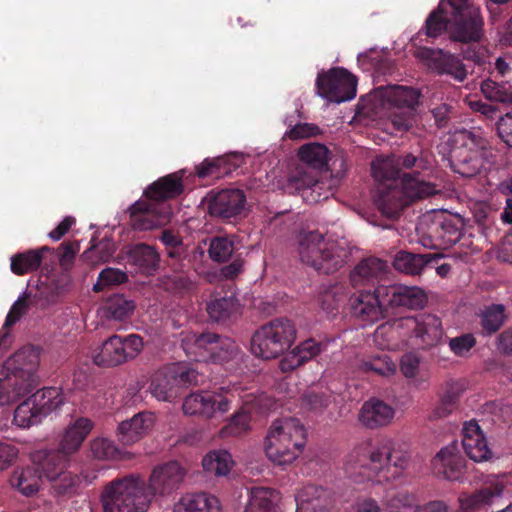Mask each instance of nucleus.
<instances>
[{"label": "nucleus", "instance_id": "obj_1", "mask_svg": "<svg viewBox=\"0 0 512 512\" xmlns=\"http://www.w3.org/2000/svg\"><path fill=\"white\" fill-rule=\"evenodd\" d=\"M371 172L377 182L373 201L381 214L388 218H397L412 201L437 193L433 183L411 174H403L398 179V170L389 159L374 160Z\"/></svg>", "mask_w": 512, "mask_h": 512}, {"label": "nucleus", "instance_id": "obj_2", "mask_svg": "<svg viewBox=\"0 0 512 512\" xmlns=\"http://www.w3.org/2000/svg\"><path fill=\"white\" fill-rule=\"evenodd\" d=\"M410 462V454L395 447L390 439L373 443H362L356 446L348 455L347 471L351 476L357 468L359 474L376 483L398 480Z\"/></svg>", "mask_w": 512, "mask_h": 512}, {"label": "nucleus", "instance_id": "obj_3", "mask_svg": "<svg viewBox=\"0 0 512 512\" xmlns=\"http://www.w3.org/2000/svg\"><path fill=\"white\" fill-rule=\"evenodd\" d=\"M184 190L182 179L176 173L160 177L144 191L145 199L133 203L128 211L134 230L147 231L170 222L172 208L167 200L176 198Z\"/></svg>", "mask_w": 512, "mask_h": 512}, {"label": "nucleus", "instance_id": "obj_4", "mask_svg": "<svg viewBox=\"0 0 512 512\" xmlns=\"http://www.w3.org/2000/svg\"><path fill=\"white\" fill-rule=\"evenodd\" d=\"M298 253L304 264L323 274L338 271L349 257L344 242L326 238L319 231L300 234Z\"/></svg>", "mask_w": 512, "mask_h": 512}, {"label": "nucleus", "instance_id": "obj_5", "mask_svg": "<svg viewBox=\"0 0 512 512\" xmlns=\"http://www.w3.org/2000/svg\"><path fill=\"white\" fill-rule=\"evenodd\" d=\"M306 444V429L294 417L275 420L267 434L264 450L277 465L291 464Z\"/></svg>", "mask_w": 512, "mask_h": 512}, {"label": "nucleus", "instance_id": "obj_6", "mask_svg": "<svg viewBox=\"0 0 512 512\" xmlns=\"http://www.w3.org/2000/svg\"><path fill=\"white\" fill-rule=\"evenodd\" d=\"M151 501L145 480L134 474L112 480L101 494L104 512H146Z\"/></svg>", "mask_w": 512, "mask_h": 512}, {"label": "nucleus", "instance_id": "obj_7", "mask_svg": "<svg viewBox=\"0 0 512 512\" xmlns=\"http://www.w3.org/2000/svg\"><path fill=\"white\" fill-rule=\"evenodd\" d=\"M377 94L383 107L389 111L388 117L395 130L404 132L412 128L421 97L419 89L403 85H389L379 87Z\"/></svg>", "mask_w": 512, "mask_h": 512}, {"label": "nucleus", "instance_id": "obj_8", "mask_svg": "<svg viewBox=\"0 0 512 512\" xmlns=\"http://www.w3.org/2000/svg\"><path fill=\"white\" fill-rule=\"evenodd\" d=\"M295 339L293 322L287 318H276L255 331L251 339V351L256 357L274 359L290 349Z\"/></svg>", "mask_w": 512, "mask_h": 512}, {"label": "nucleus", "instance_id": "obj_9", "mask_svg": "<svg viewBox=\"0 0 512 512\" xmlns=\"http://www.w3.org/2000/svg\"><path fill=\"white\" fill-rule=\"evenodd\" d=\"M460 135L463 144L462 147L453 150L451 168L463 177H474L487 170L486 165L492 163V151L488 148V141L479 131L464 130Z\"/></svg>", "mask_w": 512, "mask_h": 512}, {"label": "nucleus", "instance_id": "obj_10", "mask_svg": "<svg viewBox=\"0 0 512 512\" xmlns=\"http://www.w3.org/2000/svg\"><path fill=\"white\" fill-rule=\"evenodd\" d=\"M449 39L462 44L479 43L484 37L480 7L469 0H450Z\"/></svg>", "mask_w": 512, "mask_h": 512}, {"label": "nucleus", "instance_id": "obj_11", "mask_svg": "<svg viewBox=\"0 0 512 512\" xmlns=\"http://www.w3.org/2000/svg\"><path fill=\"white\" fill-rule=\"evenodd\" d=\"M63 401L61 391L57 387H45L37 390L17 406L13 422L22 428L37 424L43 416L58 409Z\"/></svg>", "mask_w": 512, "mask_h": 512}, {"label": "nucleus", "instance_id": "obj_12", "mask_svg": "<svg viewBox=\"0 0 512 512\" xmlns=\"http://www.w3.org/2000/svg\"><path fill=\"white\" fill-rule=\"evenodd\" d=\"M143 347V339L138 334L125 337L114 334L102 343L93 358L94 363L100 367H116L136 358Z\"/></svg>", "mask_w": 512, "mask_h": 512}, {"label": "nucleus", "instance_id": "obj_13", "mask_svg": "<svg viewBox=\"0 0 512 512\" xmlns=\"http://www.w3.org/2000/svg\"><path fill=\"white\" fill-rule=\"evenodd\" d=\"M356 77L342 67L319 73L316 89L322 98L330 102L341 103L353 99L356 95Z\"/></svg>", "mask_w": 512, "mask_h": 512}, {"label": "nucleus", "instance_id": "obj_14", "mask_svg": "<svg viewBox=\"0 0 512 512\" xmlns=\"http://www.w3.org/2000/svg\"><path fill=\"white\" fill-rule=\"evenodd\" d=\"M231 399L228 394L216 391L194 392L185 397L182 405L186 415H198L212 418L216 413H226L230 409Z\"/></svg>", "mask_w": 512, "mask_h": 512}, {"label": "nucleus", "instance_id": "obj_15", "mask_svg": "<svg viewBox=\"0 0 512 512\" xmlns=\"http://www.w3.org/2000/svg\"><path fill=\"white\" fill-rule=\"evenodd\" d=\"M416 57L426 61L429 67L440 75H448L458 82H463L467 78L468 72L462 61L443 49L422 47L416 51Z\"/></svg>", "mask_w": 512, "mask_h": 512}, {"label": "nucleus", "instance_id": "obj_16", "mask_svg": "<svg viewBox=\"0 0 512 512\" xmlns=\"http://www.w3.org/2000/svg\"><path fill=\"white\" fill-rule=\"evenodd\" d=\"M434 474L448 481H463L468 469L466 460L456 442L443 447L432 459Z\"/></svg>", "mask_w": 512, "mask_h": 512}, {"label": "nucleus", "instance_id": "obj_17", "mask_svg": "<svg viewBox=\"0 0 512 512\" xmlns=\"http://www.w3.org/2000/svg\"><path fill=\"white\" fill-rule=\"evenodd\" d=\"M39 362V352L32 346H24L5 361L3 372L35 388Z\"/></svg>", "mask_w": 512, "mask_h": 512}, {"label": "nucleus", "instance_id": "obj_18", "mask_svg": "<svg viewBox=\"0 0 512 512\" xmlns=\"http://www.w3.org/2000/svg\"><path fill=\"white\" fill-rule=\"evenodd\" d=\"M246 195L240 189H223L210 195L208 212L222 220L235 219L244 213Z\"/></svg>", "mask_w": 512, "mask_h": 512}, {"label": "nucleus", "instance_id": "obj_19", "mask_svg": "<svg viewBox=\"0 0 512 512\" xmlns=\"http://www.w3.org/2000/svg\"><path fill=\"white\" fill-rule=\"evenodd\" d=\"M184 478V469L177 461H169L155 467L150 475L147 491L153 498L168 495L179 488Z\"/></svg>", "mask_w": 512, "mask_h": 512}, {"label": "nucleus", "instance_id": "obj_20", "mask_svg": "<svg viewBox=\"0 0 512 512\" xmlns=\"http://www.w3.org/2000/svg\"><path fill=\"white\" fill-rule=\"evenodd\" d=\"M462 436L463 449L472 461L480 463L492 458L493 453L476 421H469L464 424Z\"/></svg>", "mask_w": 512, "mask_h": 512}, {"label": "nucleus", "instance_id": "obj_21", "mask_svg": "<svg viewBox=\"0 0 512 512\" xmlns=\"http://www.w3.org/2000/svg\"><path fill=\"white\" fill-rule=\"evenodd\" d=\"M71 286V278L67 273H63L51 279H47L37 285L35 292H31V304L41 308L55 304L60 297L67 293Z\"/></svg>", "mask_w": 512, "mask_h": 512}, {"label": "nucleus", "instance_id": "obj_22", "mask_svg": "<svg viewBox=\"0 0 512 512\" xmlns=\"http://www.w3.org/2000/svg\"><path fill=\"white\" fill-rule=\"evenodd\" d=\"M406 326L412 329L424 347H432L440 342L443 336L442 322L432 314H422L405 319Z\"/></svg>", "mask_w": 512, "mask_h": 512}, {"label": "nucleus", "instance_id": "obj_23", "mask_svg": "<svg viewBox=\"0 0 512 512\" xmlns=\"http://www.w3.org/2000/svg\"><path fill=\"white\" fill-rule=\"evenodd\" d=\"M387 271L386 261L376 257H368L360 261L350 272V283L354 288L374 286L382 280Z\"/></svg>", "mask_w": 512, "mask_h": 512}, {"label": "nucleus", "instance_id": "obj_24", "mask_svg": "<svg viewBox=\"0 0 512 512\" xmlns=\"http://www.w3.org/2000/svg\"><path fill=\"white\" fill-rule=\"evenodd\" d=\"M395 416V409L383 400L372 398L365 401L359 410L358 420L368 429L389 425Z\"/></svg>", "mask_w": 512, "mask_h": 512}, {"label": "nucleus", "instance_id": "obj_25", "mask_svg": "<svg viewBox=\"0 0 512 512\" xmlns=\"http://www.w3.org/2000/svg\"><path fill=\"white\" fill-rule=\"evenodd\" d=\"M349 312L364 325L373 324L384 318L378 300L369 291H360L350 296Z\"/></svg>", "mask_w": 512, "mask_h": 512}, {"label": "nucleus", "instance_id": "obj_26", "mask_svg": "<svg viewBox=\"0 0 512 512\" xmlns=\"http://www.w3.org/2000/svg\"><path fill=\"white\" fill-rule=\"evenodd\" d=\"M442 258L443 254L441 253L416 254L402 250L395 255L393 266L399 272L417 276L421 275L426 268L439 263Z\"/></svg>", "mask_w": 512, "mask_h": 512}, {"label": "nucleus", "instance_id": "obj_27", "mask_svg": "<svg viewBox=\"0 0 512 512\" xmlns=\"http://www.w3.org/2000/svg\"><path fill=\"white\" fill-rule=\"evenodd\" d=\"M155 421L151 412H140L130 420L118 426V438L124 445H132L144 437L153 427Z\"/></svg>", "mask_w": 512, "mask_h": 512}, {"label": "nucleus", "instance_id": "obj_28", "mask_svg": "<svg viewBox=\"0 0 512 512\" xmlns=\"http://www.w3.org/2000/svg\"><path fill=\"white\" fill-rule=\"evenodd\" d=\"M148 390L155 399L163 402H172L180 396L181 391L170 365L158 369L151 375Z\"/></svg>", "mask_w": 512, "mask_h": 512}, {"label": "nucleus", "instance_id": "obj_29", "mask_svg": "<svg viewBox=\"0 0 512 512\" xmlns=\"http://www.w3.org/2000/svg\"><path fill=\"white\" fill-rule=\"evenodd\" d=\"M172 512H222L220 500L207 492L183 494L174 504Z\"/></svg>", "mask_w": 512, "mask_h": 512}, {"label": "nucleus", "instance_id": "obj_30", "mask_svg": "<svg viewBox=\"0 0 512 512\" xmlns=\"http://www.w3.org/2000/svg\"><path fill=\"white\" fill-rule=\"evenodd\" d=\"M504 490L503 483L497 478L490 480L484 487L472 494L459 496L460 512H475L477 509L491 503Z\"/></svg>", "mask_w": 512, "mask_h": 512}, {"label": "nucleus", "instance_id": "obj_31", "mask_svg": "<svg viewBox=\"0 0 512 512\" xmlns=\"http://www.w3.org/2000/svg\"><path fill=\"white\" fill-rule=\"evenodd\" d=\"M46 254H54V249L48 246H42L39 249H29L11 256L10 269L17 276L37 271L45 258Z\"/></svg>", "mask_w": 512, "mask_h": 512}, {"label": "nucleus", "instance_id": "obj_32", "mask_svg": "<svg viewBox=\"0 0 512 512\" xmlns=\"http://www.w3.org/2000/svg\"><path fill=\"white\" fill-rule=\"evenodd\" d=\"M128 261L145 275L154 274L160 265V255L155 247L146 243H137L128 251Z\"/></svg>", "mask_w": 512, "mask_h": 512}, {"label": "nucleus", "instance_id": "obj_33", "mask_svg": "<svg viewBox=\"0 0 512 512\" xmlns=\"http://www.w3.org/2000/svg\"><path fill=\"white\" fill-rule=\"evenodd\" d=\"M393 161L396 169L398 170V179H401L403 174H411L415 178L424 179L431 173L432 164L428 156L424 154L414 155L413 153H405L399 155L396 159L388 158Z\"/></svg>", "mask_w": 512, "mask_h": 512}, {"label": "nucleus", "instance_id": "obj_34", "mask_svg": "<svg viewBox=\"0 0 512 512\" xmlns=\"http://www.w3.org/2000/svg\"><path fill=\"white\" fill-rule=\"evenodd\" d=\"M93 422L86 417H79L70 423L64 431L59 448L72 455L77 452L93 428Z\"/></svg>", "mask_w": 512, "mask_h": 512}, {"label": "nucleus", "instance_id": "obj_35", "mask_svg": "<svg viewBox=\"0 0 512 512\" xmlns=\"http://www.w3.org/2000/svg\"><path fill=\"white\" fill-rule=\"evenodd\" d=\"M216 341V333H192L183 340L184 349L191 358L198 362H209Z\"/></svg>", "mask_w": 512, "mask_h": 512}, {"label": "nucleus", "instance_id": "obj_36", "mask_svg": "<svg viewBox=\"0 0 512 512\" xmlns=\"http://www.w3.org/2000/svg\"><path fill=\"white\" fill-rule=\"evenodd\" d=\"M69 457L70 454L58 448L38 453L34 456V463L41 475L49 480L67 469Z\"/></svg>", "mask_w": 512, "mask_h": 512}, {"label": "nucleus", "instance_id": "obj_37", "mask_svg": "<svg viewBox=\"0 0 512 512\" xmlns=\"http://www.w3.org/2000/svg\"><path fill=\"white\" fill-rule=\"evenodd\" d=\"M136 308L135 302L124 294H114L102 304V318L108 321L122 322L129 319Z\"/></svg>", "mask_w": 512, "mask_h": 512}, {"label": "nucleus", "instance_id": "obj_38", "mask_svg": "<svg viewBox=\"0 0 512 512\" xmlns=\"http://www.w3.org/2000/svg\"><path fill=\"white\" fill-rule=\"evenodd\" d=\"M279 492L267 487H253L244 512H278Z\"/></svg>", "mask_w": 512, "mask_h": 512}, {"label": "nucleus", "instance_id": "obj_39", "mask_svg": "<svg viewBox=\"0 0 512 512\" xmlns=\"http://www.w3.org/2000/svg\"><path fill=\"white\" fill-rule=\"evenodd\" d=\"M430 233L431 237L436 241L434 245L449 248L461 239L462 224L460 220L444 219L441 222H434Z\"/></svg>", "mask_w": 512, "mask_h": 512}, {"label": "nucleus", "instance_id": "obj_40", "mask_svg": "<svg viewBox=\"0 0 512 512\" xmlns=\"http://www.w3.org/2000/svg\"><path fill=\"white\" fill-rule=\"evenodd\" d=\"M42 475L35 463L32 466L15 470L10 478V483L23 495L31 496L39 490Z\"/></svg>", "mask_w": 512, "mask_h": 512}, {"label": "nucleus", "instance_id": "obj_41", "mask_svg": "<svg viewBox=\"0 0 512 512\" xmlns=\"http://www.w3.org/2000/svg\"><path fill=\"white\" fill-rule=\"evenodd\" d=\"M481 332L485 336H491L498 332L505 324L508 315L503 304H490L485 306L479 315Z\"/></svg>", "mask_w": 512, "mask_h": 512}, {"label": "nucleus", "instance_id": "obj_42", "mask_svg": "<svg viewBox=\"0 0 512 512\" xmlns=\"http://www.w3.org/2000/svg\"><path fill=\"white\" fill-rule=\"evenodd\" d=\"M33 389L31 384H26V382L16 379L15 376L5 373L4 378L0 379V405L17 402Z\"/></svg>", "mask_w": 512, "mask_h": 512}, {"label": "nucleus", "instance_id": "obj_43", "mask_svg": "<svg viewBox=\"0 0 512 512\" xmlns=\"http://www.w3.org/2000/svg\"><path fill=\"white\" fill-rule=\"evenodd\" d=\"M450 0H441L437 9L433 10L425 21V33L428 37L436 38L444 31L449 34Z\"/></svg>", "mask_w": 512, "mask_h": 512}, {"label": "nucleus", "instance_id": "obj_44", "mask_svg": "<svg viewBox=\"0 0 512 512\" xmlns=\"http://www.w3.org/2000/svg\"><path fill=\"white\" fill-rule=\"evenodd\" d=\"M238 310L237 299L230 296H214L206 305L209 317L215 322H225L230 319Z\"/></svg>", "mask_w": 512, "mask_h": 512}, {"label": "nucleus", "instance_id": "obj_45", "mask_svg": "<svg viewBox=\"0 0 512 512\" xmlns=\"http://www.w3.org/2000/svg\"><path fill=\"white\" fill-rule=\"evenodd\" d=\"M462 391L463 386L459 382H448L446 384L445 391L440 398L439 404L433 410V417L444 418L456 410Z\"/></svg>", "mask_w": 512, "mask_h": 512}, {"label": "nucleus", "instance_id": "obj_46", "mask_svg": "<svg viewBox=\"0 0 512 512\" xmlns=\"http://www.w3.org/2000/svg\"><path fill=\"white\" fill-rule=\"evenodd\" d=\"M305 494L312 497L300 500L297 504L298 512H328L330 510L331 502L326 497L324 489L308 486L305 488Z\"/></svg>", "mask_w": 512, "mask_h": 512}, {"label": "nucleus", "instance_id": "obj_47", "mask_svg": "<svg viewBox=\"0 0 512 512\" xmlns=\"http://www.w3.org/2000/svg\"><path fill=\"white\" fill-rule=\"evenodd\" d=\"M328 149L320 143L305 144L300 147L298 156L300 160L313 169H322L328 162Z\"/></svg>", "mask_w": 512, "mask_h": 512}, {"label": "nucleus", "instance_id": "obj_48", "mask_svg": "<svg viewBox=\"0 0 512 512\" xmlns=\"http://www.w3.org/2000/svg\"><path fill=\"white\" fill-rule=\"evenodd\" d=\"M396 307H407L409 309L423 308L427 297L424 291L416 286H397Z\"/></svg>", "mask_w": 512, "mask_h": 512}, {"label": "nucleus", "instance_id": "obj_49", "mask_svg": "<svg viewBox=\"0 0 512 512\" xmlns=\"http://www.w3.org/2000/svg\"><path fill=\"white\" fill-rule=\"evenodd\" d=\"M231 455L226 450L209 452L202 460L203 469L216 476H225L231 469Z\"/></svg>", "mask_w": 512, "mask_h": 512}, {"label": "nucleus", "instance_id": "obj_50", "mask_svg": "<svg viewBox=\"0 0 512 512\" xmlns=\"http://www.w3.org/2000/svg\"><path fill=\"white\" fill-rule=\"evenodd\" d=\"M481 92L490 101L512 104V86L508 83L486 79L481 83Z\"/></svg>", "mask_w": 512, "mask_h": 512}, {"label": "nucleus", "instance_id": "obj_51", "mask_svg": "<svg viewBox=\"0 0 512 512\" xmlns=\"http://www.w3.org/2000/svg\"><path fill=\"white\" fill-rule=\"evenodd\" d=\"M48 481L50 482L54 493L58 496L74 494L80 484L79 476L67 469L64 472L55 475Z\"/></svg>", "mask_w": 512, "mask_h": 512}, {"label": "nucleus", "instance_id": "obj_52", "mask_svg": "<svg viewBox=\"0 0 512 512\" xmlns=\"http://www.w3.org/2000/svg\"><path fill=\"white\" fill-rule=\"evenodd\" d=\"M215 342L214 354L211 355L210 362L224 363L233 360L238 355L239 347L233 339L216 334Z\"/></svg>", "mask_w": 512, "mask_h": 512}, {"label": "nucleus", "instance_id": "obj_53", "mask_svg": "<svg viewBox=\"0 0 512 512\" xmlns=\"http://www.w3.org/2000/svg\"><path fill=\"white\" fill-rule=\"evenodd\" d=\"M234 242L226 236H216L210 241L208 254L212 261L227 262L234 254Z\"/></svg>", "mask_w": 512, "mask_h": 512}, {"label": "nucleus", "instance_id": "obj_54", "mask_svg": "<svg viewBox=\"0 0 512 512\" xmlns=\"http://www.w3.org/2000/svg\"><path fill=\"white\" fill-rule=\"evenodd\" d=\"M315 174V171L297 169L288 177L284 191L288 194H299L303 198V191L310 187Z\"/></svg>", "mask_w": 512, "mask_h": 512}, {"label": "nucleus", "instance_id": "obj_55", "mask_svg": "<svg viewBox=\"0 0 512 512\" xmlns=\"http://www.w3.org/2000/svg\"><path fill=\"white\" fill-rule=\"evenodd\" d=\"M225 162L222 158H206L195 166V174L200 179H220L227 176Z\"/></svg>", "mask_w": 512, "mask_h": 512}, {"label": "nucleus", "instance_id": "obj_56", "mask_svg": "<svg viewBox=\"0 0 512 512\" xmlns=\"http://www.w3.org/2000/svg\"><path fill=\"white\" fill-rule=\"evenodd\" d=\"M170 368L179 390L181 387L197 386L202 382L203 376L194 368L180 364H172Z\"/></svg>", "mask_w": 512, "mask_h": 512}, {"label": "nucleus", "instance_id": "obj_57", "mask_svg": "<svg viewBox=\"0 0 512 512\" xmlns=\"http://www.w3.org/2000/svg\"><path fill=\"white\" fill-rule=\"evenodd\" d=\"M250 421L251 415L247 411L242 409L236 412L229 423L221 429V436H240L246 433L250 429Z\"/></svg>", "mask_w": 512, "mask_h": 512}, {"label": "nucleus", "instance_id": "obj_58", "mask_svg": "<svg viewBox=\"0 0 512 512\" xmlns=\"http://www.w3.org/2000/svg\"><path fill=\"white\" fill-rule=\"evenodd\" d=\"M415 502V495L406 490H401L394 494L387 493L384 498L387 512H401L402 509L412 507Z\"/></svg>", "mask_w": 512, "mask_h": 512}, {"label": "nucleus", "instance_id": "obj_59", "mask_svg": "<svg viewBox=\"0 0 512 512\" xmlns=\"http://www.w3.org/2000/svg\"><path fill=\"white\" fill-rule=\"evenodd\" d=\"M127 281V275L117 268H105L99 275L97 282L93 285L94 292H101L105 287L119 285Z\"/></svg>", "mask_w": 512, "mask_h": 512}, {"label": "nucleus", "instance_id": "obj_60", "mask_svg": "<svg viewBox=\"0 0 512 512\" xmlns=\"http://www.w3.org/2000/svg\"><path fill=\"white\" fill-rule=\"evenodd\" d=\"M91 453L99 460L115 459L119 456L120 451L114 442L107 438H95L91 442Z\"/></svg>", "mask_w": 512, "mask_h": 512}, {"label": "nucleus", "instance_id": "obj_61", "mask_svg": "<svg viewBox=\"0 0 512 512\" xmlns=\"http://www.w3.org/2000/svg\"><path fill=\"white\" fill-rule=\"evenodd\" d=\"M398 285H378L371 294L378 300L383 314L388 308L396 307V294Z\"/></svg>", "mask_w": 512, "mask_h": 512}, {"label": "nucleus", "instance_id": "obj_62", "mask_svg": "<svg viewBox=\"0 0 512 512\" xmlns=\"http://www.w3.org/2000/svg\"><path fill=\"white\" fill-rule=\"evenodd\" d=\"M361 367L365 371H372L379 375H388L395 371V364L387 355H380L362 362Z\"/></svg>", "mask_w": 512, "mask_h": 512}, {"label": "nucleus", "instance_id": "obj_63", "mask_svg": "<svg viewBox=\"0 0 512 512\" xmlns=\"http://www.w3.org/2000/svg\"><path fill=\"white\" fill-rule=\"evenodd\" d=\"M329 197V190L326 189V183L321 181L316 172L314 181L310 187L303 191V200L307 203H318L321 200H326Z\"/></svg>", "mask_w": 512, "mask_h": 512}, {"label": "nucleus", "instance_id": "obj_64", "mask_svg": "<svg viewBox=\"0 0 512 512\" xmlns=\"http://www.w3.org/2000/svg\"><path fill=\"white\" fill-rule=\"evenodd\" d=\"M29 300H31V292H25L13 303L6 316L4 327H10L21 319L29 308Z\"/></svg>", "mask_w": 512, "mask_h": 512}]
</instances>
